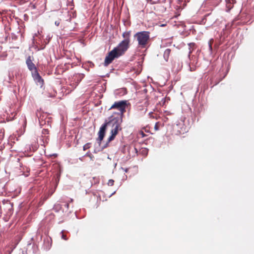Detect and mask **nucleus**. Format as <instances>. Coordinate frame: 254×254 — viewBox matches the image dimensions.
Here are the masks:
<instances>
[{"mask_svg":"<svg viewBox=\"0 0 254 254\" xmlns=\"http://www.w3.org/2000/svg\"><path fill=\"white\" fill-rule=\"evenodd\" d=\"M108 126H112L114 128L111 130V135L108 138L107 142L104 146L105 148L107 147L108 146V144L115 139L116 136L118 133L119 130L121 129H119L120 122L119 118L115 117L114 116L110 117L109 121L103 124L100 128L98 138L99 144L101 143L105 136L106 128Z\"/></svg>","mask_w":254,"mask_h":254,"instance_id":"f257e3e1","label":"nucleus"},{"mask_svg":"<svg viewBox=\"0 0 254 254\" xmlns=\"http://www.w3.org/2000/svg\"><path fill=\"white\" fill-rule=\"evenodd\" d=\"M130 34L131 31H130L124 32L122 36L124 39L113 49L120 57L123 55L129 48Z\"/></svg>","mask_w":254,"mask_h":254,"instance_id":"f03ea898","label":"nucleus"},{"mask_svg":"<svg viewBox=\"0 0 254 254\" xmlns=\"http://www.w3.org/2000/svg\"><path fill=\"white\" fill-rule=\"evenodd\" d=\"M134 38L138 42V47L141 49L146 48L150 40V32L143 31L137 32Z\"/></svg>","mask_w":254,"mask_h":254,"instance_id":"7ed1b4c3","label":"nucleus"},{"mask_svg":"<svg viewBox=\"0 0 254 254\" xmlns=\"http://www.w3.org/2000/svg\"><path fill=\"white\" fill-rule=\"evenodd\" d=\"M127 101L122 100L118 102H115L110 108V109H116L120 111V113L118 114V116H120V118H118L120 119V123L122 121L121 117L124 114V113L126 112V108L127 107Z\"/></svg>","mask_w":254,"mask_h":254,"instance_id":"20e7f679","label":"nucleus"},{"mask_svg":"<svg viewBox=\"0 0 254 254\" xmlns=\"http://www.w3.org/2000/svg\"><path fill=\"white\" fill-rule=\"evenodd\" d=\"M39 122L41 126H51V119L48 117V115L44 113H40L38 117Z\"/></svg>","mask_w":254,"mask_h":254,"instance_id":"39448f33","label":"nucleus"},{"mask_svg":"<svg viewBox=\"0 0 254 254\" xmlns=\"http://www.w3.org/2000/svg\"><path fill=\"white\" fill-rule=\"evenodd\" d=\"M119 57H120V56L118 55L115 50H112L106 57L104 61V65L105 66H108L115 59L118 58Z\"/></svg>","mask_w":254,"mask_h":254,"instance_id":"423d86ee","label":"nucleus"},{"mask_svg":"<svg viewBox=\"0 0 254 254\" xmlns=\"http://www.w3.org/2000/svg\"><path fill=\"white\" fill-rule=\"evenodd\" d=\"M26 64L27 65L28 68L31 71L32 75L33 74V73H36L38 72L37 68L36 67L35 64L32 62V60L30 56H29L27 58Z\"/></svg>","mask_w":254,"mask_h":254,"instance_id":"0eeeda50","label":"nucleus"},{"mask_svg":"<svg viewBox=\"0 0 254 254\" xmlns=\"http://www.w3.org/2000/svg\"><path fill=\"white\" fill-rule=\"evenodd\" d=\"M32 76L36 81L37 84L42 87L44 84V81L39 74L38 72L33 73Z\"/></svg>","mask_w":254,"mask_h":254,"instance_id":"6e6552de","label":"nucleus"},{"mask_svg":"<svg viewBox=\"0 0 254 254\" xmlns=\"http://www.w3.org/2000/svg\"><path fill=\"white\" fill-rule=\"evenodd\" d=\"M226 7L228 11L231 10L234 6V3L236 2V0H225Z\"/></svg>","mask_w":254,"mask_h":254,"instance_id":"1a4fd4ad","label":"nucleus"},{"mask_svg":"<svg viewBox=\"0 0 254 254\" xmlns=\"http://www.w3.org/2000/svg\"><path fill=\"white\" fill-rule=\"evenodd\" d=\"M171 50L170 49H167L164 51L163 57H164V59H165V60L166 61H168L169 58V56H170V53H171Z\"/></svg>","mask_w":254,"mask_h":254,"instance_id":"9d476101","label":"nucleus"},{"mask_svg":"<svg viewBox=\"0 0 254 254\" xmlns=\"http://www.w3.org/2000/svg\"><path fill=\"white\" fill-rule=\"evenodd\" d=\"M62 208L61 205L60 204H57L55 205L54 209L56 211H58L59 210L61 209Z\"/></svg>","mask_w":254,"mask_h":254,"instance_id":"9b49d317","label":"nucleus"},{"mask_svg":"<svg viewBox=\"0 0 254 254\" xmlns=\"http://www.w3.org/2000/svg\"><path fill=\"white\" fill-rule=\"evenodd\" d=\"M213 41H214L213 39H211L209 41V42H208L209 47V49H210V51L212 50V44H213Z\"/></svg>","mask_w":254,"mask_h":254,"instance_id":"f8f14e48","label":"nucleus"},{"mask_svg":"<svg viewBox=\"0 0 254 254\" xmlns=\"http://www.w3.org/2000/svg\"><path fill=\"white\" fill-rule=\"evenodd\" d=\"M90 143H87L85 144L83 147V150L85 151V150H87V149L89 148L90 147Z\"/></svg>","mask_w":254,"mask_h":254,"instance_id":"ddd939ff","label":"nucleus"},{"mask_svg":"<svg viewBox=\"0 0 254 254\" xmlns=\"http://www.w3.org/2000/svg\"><path fill=\"white\" fill-rule=\"evenodd\" d=\"M61 233H62V238L64 240H65V241L67 240L68 238L67 237V236L64 234V232L62 231L61 232Z\"/></svg>","mask_w":254,"mask_h":254,"instance_id":"4468645a","label":"nucleus"},{"mask_svg":"<svg viewBox=\"0 0 254 254\" xmlns=\"http://www.w3.org/2000/svg\"><path fill=\"white\" fill-rule=\"evenodd\" d=\"M148 153V150L146 148H142L141 153L143 155H146Z\"/></svg>","mask_w":254,"mask_h":254,"instance_id":"2eb2a0df","label":"nucleus"},{"mask_svg":"<svg viewBox=\"0 0 254 254\" xmlns=\"http://www.w3.org/2000/svg\"><path fill=\"white\" fill-rule=\"evenodd\" d=\"M160 125V124L159 122H157L155 124V126H154V129H155V131L159 130Z\"/></svg>","mask_w":254,"mask_h":254,"instance_id":"dca6fc26","label":"nucleus"},{"mask_svg":"<svg viewBox=\"0 0 254 254\" xmlns=\"http://www.w3.org/2000/svg\"><path fill=\"white\" fill-rule=\"evenodd\" d=\"M114 181L112 179H110L109 180L108 182V185L110 186H112L114 185Z\"/></svg>","mask_w":254,"mask_h":254,"instance_id":"f3484780","label":"nucleus"},{"mask_svg":"<svg viewBox=\"0 0 254 254\" xmlns=\"http://www.w3.org/2000/svg\"><path fill=\"white\" fill-rule=\"evenodd\" d=\"M48 129H43V131H42V133L43 134H47L48 133Z\"/></svg>","mask_w":254,"mask_h":254,"instance_id":"a211bd4d","label":"nucleus"},{"mask_svg":"<svg viewBox=\"0 0 254 254\" xmlns=\"http://www.w3.org/2000/svg\"><path fill=\"white\" fill-rule=\"evenodd\" d=\"M190 47H192L195 46V44L194 43H190L189 44Z\"/></svg>","mask_w":254,"mask_h":254,"instance_id":"6ab92c4d","label":"nucleus"},{"mask_svg":"<svg viewBox=\"0 0 254 254\" xmlns=\"http://www.w3.org/2000/svg\"><path fill=\"white\" fill-rule=\"evenodd\" d=\"M140 134L141 135L142 137H144V136H145V134H144V133L142 131H141L140 132Z\"/></svg>","mask_w":254,"mask_h":254,"instance_id":"aec40b11","label":"nucleus"},{"mask_svg":"<svg viewBox=\"0 0 254 254\" xmlns=\"http://www.w3.org/2000/svg\"><path fill=\"white\" fill-rule=\"evenodd\" d=\"M55 23L56 25L59 26L60 25V22L59 21H55Z\"/></svg>","mask_w":254,"mask_h":254,"instance_id":"412c9836","label":"nucleus"},{"mask_svg":"<svg viewBox=\"0 0 254 254\" xmlns=\"http://www.w3.org/2000/svg\"><path fill=\"white\" fill-rule=\"evenodd\" d=\"M122 169L124 170L125 171V172H126V173H127V171H128V169L127 168L124 169V168H122Z\"/></svg>","mask_w":254,"mask_h":254,"instance_id":"4be33fe9","label":"nucleus"},{"mask_svg":"<svg viewBox=\"0 0 254 254\" xmlns=\"http://www.w3.org/2000/svg\"><path fill=\"white\" fill-rule=\"evenodd\" d=\"M134 150H135V153H137V152H138V151H137V149L135 147H134Z\"/></svg>","mask_w":254,"mask_h":254,"instance_id":"5701e85b","label":"nucleus"},{"mask_svg":"<svg viewBox=\"0 0 254 254\" xmlns=\"http://www.w3.org/2000/svg\"><path fill=\"white\" fill-rule=\"evenodd\" d=\"M66 205V208H68V207H69V204H68V203L66 204V205Z\"/></svg>","mask_w":254,"mask_h":254,"instance_id":"b1692460","label":"nucleus"},{"mask_svg":"<svg viewBox=\"0 0 254 254\" xmlns=\"http://www.w3.org/2000/svg\"><path fill=\"white\" fill-rule=\"evenodd\" d=\"M24 122H25V123L26 122V119L25 118L24 119Z\"/></svg>","mask_w":254,"mask_h":254,"instance_id":"393cba45","label":"nucleus"},{"mask_svg":"<svg viewBox=\"0 0 254 254\" xmlns=\"http://www.w3.org/2000/svg\"><path fill=\"white\" fill-rule=\"evenodd\" d=\"M190 71H192V70L191 69V68H190Z\"/></svg>","mask_w":254,"mask_h":254,"instance_id":"a878e982","label":"nucleus"}]
</instances>
